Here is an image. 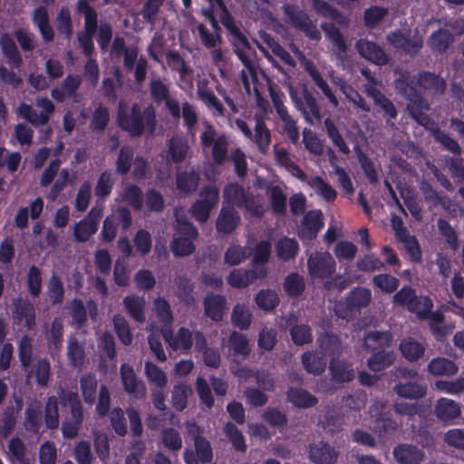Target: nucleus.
<instances>
[{"mask_svg": "<svg viewBox=\"0 0 464 464\" xmlns=\"http://www.w3.org/2000/svg\"><path fill=\"white\" fill-rule=\"evenodd\" d=\"M321 28L333 44V53L336 60L344 67L347 62V45L342 32L334 24L328 23L322 24Z\"/></svg>", "mask_w": 464, "mask_h": 464, "instance_id": "2eb2a0df", "label": "nucleus"}, {"mask_svg": "<svg viewBox=\"0 0 464 464\" xmlns=\"http://www.w3.org/2000/svg\"><path fill=\"white\" fill-rule=\"evenodd\" d=\"M255 119L256 124L254 127V133H252L250 140L256 145L261 153L266 154L269 150L271 143V131L267 128L262 116L256 115Z\"/></svg>", "mask_w": 464, "mask_h": 464, "instance_id": "a878e982", "label": "nucleus"}, {"mask_svg": "<svg viewBox=\"0 0 464 464\" xmlns=\"http://www.w3.org/2000/svg\"><path fill=\"white\" fill-rule=\"evenodd\" d=\"M44 423L47 429L55 430L59 427L58 399L49 396L44 407Z\"/></svg>", "mask_w": 464, "mask_h": 464, "instance_id": "69168bd1", "label": "nucleus"}, {"mask_svg": "<svg viewBox=\"0 0 464 464\" xmlns=\"http://www.w3.org/2000/svg\"><path fill=\"white\" fill-rule=\"evenodd\" d=\"M197 95L214 116L219 117L224 115V106L206 82H199L198 83Z\"/></svg>", "mask_w": 464, "mask_h": 464, "instance_id": "cd10ccee", "label": "nucleus"}, {"mask_svg": "<svg viewBox=\"0 0 464 464\" xmlns=\"http://www.w3.org/2000/svg\"><path fill=\"white\" fill-rule=\"evenodd\" d=\"M16 407L13 405L6 407L2 414L0 425V436L4 439L8 438L14 430L17 423L19 412L22 409L23 401L21 399L16 400Z\"/></svg>", "mask_w": 464, "mask_h": 464, "instance_id": "2f4dec72", "label": "nucleus"}, {"mask_svg": "<svg viewBox=\"0 0 464 464\" xmlns=\"http://www.w3.org/2000/svg\"><path fill=\"white\" fill-rule=\"evenodd\" d=\"M198 426L192 423L188 426V432L194 434L195 450L186 449L184 451V460L186 464H207L212 460L213 451L208 440L197 434Z\"/></svg>", "mask_w": 464, "mask_h": 464, "instance_id": "0eeeda50", "label": "nucleus"}, {"mask_svg": "<svg viewBox=\"0 0 464 464\" xmlns=\"http://www.w3.org/2000/svg\"><path fill=\"white\" fill-rule=\"evenodd\" d=\"M75 9L84 16V33L77 35L79 44L86 56H92L94 51L92 37L98 28V14L87 0H78Z\"/></svg>", "mask_w": 464, "mask_h": 464, "instance_id": "7ed1b4c3", "label": "nucleus"}, {"mask_svg": "<svg viewBox=\"0 0 464 464\" xmlns=\"http://www.w3.org/2000/svg\"><path fill=\"white\" fill-rule=\"evenodd\" d=\"M338 452L328 443L319 442L310 446L309 458L315 464H334Z\"/></svg>", "mask_w": 464, "mask_h": 464, "instance_id": "bb28decb", "label": "nucleus"}, {"mask_svg": "<svg viewBox=\"0 0 464 464\" xmlns=\"http://www.w3.org/2000/svg\"><path fill=\"white\" fill-rule=\"evenodd\" d=\"M266 268L263 266H254L250 270L234 269L227 277L228 284L233 287L243 288L249 285L256 279L266 276Z\"/></svg>", "mask_w": 464, "mask_h": 464, "instance_id": "6ab92c4d", "label": "nucleus"}, {"mask_svg": "<svg viewBox=\"0 0 464 464\" xmlns=\"http://www.w3.org/2000/svg\"><path fill=\"white\" fill-rule=\"evenodd\" d=\"M275 152V160L276 162L285 168L289 173L297 178L298 179L304 181L306 179L305 173L299 168L297 164H295L286 149L283 147H279L278 145L274 146Z\"/></svg>", "mask_w": 464, "mask_h": 464, "instance_id": "f704fd0d", "label": "nucleus"}, {"mask_svg": "<svg viewBox=\"0 0 464 464\" xmlns=\"http://www.w3.org/2000/svg\"><path fill=\"white\" fill-rule=\"evenodd\" d=\"M283 11L284 14L287 16L290 24L297 30H300L309 21H311L309 15L304 10H301L295 5H284Z\"/></svg>", "mask_w": 464, "mask_h": 464, "instance_id": "13d9d810", "label": "nucleus"}, {"mask_svg": "<svg viewBox=\"0 0 464 464\" xmlns=\"http://www.w3.org/2000/svg\"><path fill=\"white\" fill-rule=\"evenodd\" d=\"M324 227L323 213L319 209L306 212L302 219V228L299 237L304 239H314Z\"/></svg>", "mask_w": 464, "mask_h": 464, "instance_id": "412c9836", "label": "nucleus"}, {"mask_svg": "<svg viewBox=\"0 0 464 464\" xmlns=\"http://www.w3.org/2000/svg\"><path fill=\"white\" fill-rule=\"evenodd\" d=\"M218 201L219 189L214 185L204 186L199 192V198L192 204L189 212L198 222L205 223Z\"/></svg>", "mask_w": 464, "mask_h": 464, "instance_id": "423d86ee", "label": "nucleus"}, {"mask_svg": "<svg viewBox=\"0 0 464 464\" xmlns=\"http://www.w3.org/2000/svg\"><path fill=\"white\" fill-rule=\"evenodd\" d=\"M150 92L156 104H161L169 95V86L160 77L152 78L150 82Z\"/></svg>", "mask_w": 464, "mask_h": 464, "instance_id": "338daca9", "label": "nucleus"}, {"mask_svg": "<svg viewBox=\"0 0 464 464\" xmlns=\"http://www.w3.org/2000/svg\"><path fill=\"white\" fill-rule=\"evenodd\" d=\"M326 357L320 352L304 353L302 355V363L307 372L314 375H319L324 372L326 367Z\"/></svg>", "mask_w": 464, "mask_h": 464, "instance_id": "49530a36", "label": "nucleus"}, {"mask_svg": "<svg viewBox=\"0 0 464 464\" xmlns=\"http://www.w3.org/2000/svg\"><path fill=\"white\" fill-rule=\"evenodd\" d=\"M83 420V411H72L70 417L62 422V433L63 438L73 439L78 435L79 429Z\"/></svg>", "mask_w": 464, "mask_h": 464, "instance_id": "6e6d98bb", "label": "nucleus"}, {"mask_svg": "<svg viewBox=\"0 0 464 464\" xmlns=\"http://www.w3.org/2000/svg\"><path fill=\"white\" fill-rule=\"evenodd\" d=\"M247 196L245 188L237 183L227 184L223 190V197L227 207L237 206L242 208V203H245V198Z\"/></svg>", "mask_w": 464, "mask_h": 464, "instance_id": "864d4df0", "label": "nucleus"}, {"mask_svg": "<svg viewBox=\"0 0 464 464\" xmlns=\"http://www.w3.org/2000/svg\"><path fill=\"white\" fill-rule=\"evenodd\" d=\"M200 175L198 172L193 169L181 171L177 174L176 186L181 194L189 195L197 190Z\"/></svg>", "mask_w": 464, "mask_h": 464, "instance_id": "4c0bfd02", "label": "nucleus"}, {"mask_svg": "<svg viewBox=\"0 0 464 464\" xmlns=\"http://www.w3.org/2000/svg\"><path fill=\"white\" fill-rule=\"evenodd\" d=\"M162 335L169 346L174 351L188 352L192 347L193 334L185 327L179 328L175 335L167 331H164Z\"/></svg>", "mask_w": 464, "mask_h": 464, "instance_id": "393cba45", "label": "nucleus"}, {"mask_svg": "<svg viewBox=\"0 0 464 464\" xmlns=\"http://www.w3.org/2000/svg\"><path fill=\"white\" fill-rule=\"evenodd\" d=\"M117 121L121 130L127 131L131 137H140L144 133L152 135L155 132L157 119L152 105L142 109L138 103L130 108L123 101L119 102Z\"/></svg>", "mask_w": 464, "mask_h": 464, "instance_id": "f257e3e1", "label": "nucleus"}, {"mask_svg": "<svg viewBox=\"0 0 464 464\" xmlns=\"http://www.w3.org/2000/svg\"><path fill=\"white\" fill-rule=\"evenodd\" d=\"M35 105L41 108L38 113L31 105L22 103L18 109V114L34 126H44L48 123L50 116L54 111V104L47 97H37Z\"/></svg>", "mask_w": 464, "mask_h": 464, "instance_id": "1a4fd4ad", "label": "nucleus"}, {"mask_svg": "<svg viewBox=\"0 0 464 464\" xmlns=\"http://www.w3.org/2000/svg\"><path fill=\"white\" fill-rule=\"evenodd\" d=\"M67 358L71 367L82 370L84 366L86 355L84 345L74 337H71L67 344Z\"/></svg>", "mask_w": 464, "mask_h": 464, "instance_id": "ea45409f", "label": "nucleus"}, {"mask_svg": "<svg viewBox=\"0 0 464 464\" xmlns=\"http://www.w3.org/2000/svg\"><path fill=\"white\" fill-rule=\"evenodd\" d=\"M329 370L333 379L337 382H348L354 378L352 365L344 361L331 359Z\"/></svg>", "mask_w": 464, "mask_h": 464, "instance_id": "603ef678", "label": "nucleus"}, {"mask_svg": "<svg viewBox=\"0 0 464 464\" xmlns=\"http://www.w3.org/2000/svg\"><path fill=\"white\" fill-rule=\"evenodd\" d=\"M453 42L452 34L446 29L433 32L429 38V45L432 51L444 53Z\"/></svg>", "mask_w": 464, "mask_h": 464, "instance_id": "4d7b16f0", "label": "nucleus"}, {"mask_svg": "<svg viewBox=\"0 0 464 464\" xmlns=\"http://www.w3.org/2000/svg\"><path fill=\"white\" fill-rule=\"evenodd\" d=\"M97 379L93 373H85L80 378V388L86 403L92 405L96 400Z\"/></svg>", "mask_w": 464, "mask_h": 464, "instance_id": "5fc2aeb1", "label": "nucleus"}, {"mask_svg": "<svg viewBox=\"0 0 464 464\" xmlns=\"http://www.w3.org/2000/svg\"><path fill=\"white\" fill-rule=\"evenodd\" d=\"M200 143L203 150L212 148V158L217 165H221L227 158L228 140L226 135H217L215 128L207 124L200 134Z\"/></svg>", "mask_w": 464, "mask_h": 464, "instance_id": "6e6552de", "label": "nucleus"}, {"mask_svg": "<svg viewBox=\"0 0 464 464\" xmlns=\"http://www.w3.org/2000/svg\"><path fill=\"white\" fill-rule=\"evenodd\" d=\"M307 269L313 279L330 278L335 272L336 262L329 252L315 251L307 259Z\"/></svg>", "mask_w": 464, "mask_h": 464, "instance_id": "9d476101", "label": "nucleus"}, {"mask_svg": "<svg viewBox=\"0 0 464 464\" xmlns=\"http://www.w3.org/2000/svg\"><path fill=\"white\" fill-rule=\"evenodd\" d=\"M434 413L443 422H452L461 414L460 407L455 401L448 398H440L437 401Z\"/></svg>", "mask_w": 464, "mask_h": 464, "instance_id": "c85d7f7f", "label": "nucleus"}, {"mask_svg": "<svg viewBox=\"0 0 464 464\" xmlns=\"http://www.w3.org/2000/svg\"><path fill=\"white\" fill-rule=\"evenodd\" d=\"M215 25V30H209L203 24H199L196 26L194 33L197 32L201 44L208 49H211V47H217L221 44V36L217 31L216 22L213 23Z\"/></svg>", "mask_w": 464, "mask_h": 464, "instance_id": "bf43d9fd", "label": "nucleus"}, {"mask_svg": "<svg viewBox=\"0 0 464 464\" xmlns=\"http://www.w3.org/2000/svg\"><path fill=\"white\" fill-rule=\"evenodd\" d=\"M304 70L314 81V84L322 91L324 95L328 99L329 102L334 106L337 107L339 102L333 92L332 89L328 85L327 82L323 78L317 66L312 61H306L304 63Z\"/></svg>", "mask_w": 464, "mask_h": 464, "instance_id": "c756f323", "label": "nucleus"}, {"mask_svg": "<svg viewBox=\"0 0 464 464\" xmlns=\"http://www.w3.org/2000/svg\"><path fill=\"white\" fill-rule=\"evenodd\" d=\"M392 343L393 336L389 331H372L363 338V347L368 352L387 350Z\"/></svg>", "mask_w": 464, "mask_h": 464, "instance_id": "b1692460", "label": "nucleus"}, {"mask_svg": "<svg viewBox=\"0 0 464 464\" xmlns=\"http://www.w3.org/2000/svg\"><path fill=\"white\" fill-rule=\"evenodd\" d=\"M178 236L175 237L170 244V248L175 256H188L195 251L194 241L198 237L197 227L185 219L176 215Z\"/></svg>", "mask_w": 464, "mask_h": 464, "instance_id": "20e7f679", "label": "nucleus"}, {"mask_svg": "<svg viewBox=\"0 0 464 464\" xmlns=\"http://www.w3.org/2000/svg\"><path fill=\"white\" fill-rule=\"evenodd\" d=\"M320 353L325 357L329 356L335 359L342 352V343L340 338L333 334H324L318 338Z\"/></svg>", "mask_w": 464, "mask_h": 464, "instance_id": "de8ad7c7", "label": "nucleus"}, {"mask_svg": "<svg viewBox=\"0 0 464 464\" xmlns=\"http://www.w3.org/2000/svg\"><path fill=\"white\" fill-rule=\"evenodd\" d=\"M287 400L299 409L312 408L318 402L315 396L302 388H289L287 391Z\"/></svg>", "mask_w": 464, "mask_h": 464, "instance_id": "58836bf2", "label": "nucleus"}, {"mask_svg": "<svg viewBox=\"0 0 464 464\" xmlns=\"http://www.w3.org/2000/svg\"><path fill=\"white\" fill-rule=\"evenodd\" d=\"M372 354L367 360V366L372 372H381L391 366L396 358L394 352L382 350L372 352Z\"/></svg>", "mask_w": 464, "mask_h": 464, "instance_id": "c03bdc74", "label": "nucleus"}, {"mask_svg": "<svg viewBox=\"0 0 464 464\" xmlns=\"http://www.w3.org/2000/svg\"><path fill=\"white\" fill-rule=\"evenodd\" d=\"M33 23L38 28L45 43H50L53 40L54 33L50 25L49 14L45 6L41 5L34 9Z\"/></svg>", "mask_w": 464, "mask_h": 464, "instance_id": "72a5a7b5", "label": "nucleus"}, {"mask_svg": "<svg viewBox=\"0 0 464 464\" xmlns=\"http://www.w3.org/2000/svg\"><path fill=\"white\" fill-rule=\"evenodd\" d=\"M386 39L394 48L402 50L411 56L419 53L423 47V38L419 34L418 31L412 34L410 30L406 32L395 30L390 32Z\"/></svg>", "mask_w": 464, "mask_h": 464, "instance_id": "9b49d317", "label": "nucleus"}, {"mask_svg": "<svg viewBox=\"0 0 464 464\" xmlns=\"http://www.w3.org/2000/svg\"><path fill=\"white\" fill-rule=\"evenodd\" d=\"M408 110L411 117L421 126L428 127L431 123L430 118L426 113L430 110L428 102L415 91L406 98Z\"/></svg>", "mask_w": 464, "mask_h": 464, "instance_id": "aec40b11", "label": "nucleus"}, {"mask_svg": "<svg viewBox=\"0 0 464 464\" xmlns=\"http://www.w3.org/2000/svg\"><path fill=\"white\" fill-rule=\"evenodd\" d=\"M270 97L273 106L278 115L279 119L284 123V130L292 142H296L299 139V130L296 126L295 121L289 114L286 106L285 105V95L282 92L271 91Z\"/></svg>", "mask_w": 464, "mask_h": 464, "instance_id": "ddd939ff", "label": "nucleus"}, {"mask_svg": "<svg viewBox=\"0 0 464 464\" xmlns=\"http://www.w3.org/2000/svg\"><path fill=\"white\" fill-rule=\"evenodd\" d=\"M0 48L10 65L14 68L21 66L23 63L22 56L14 41L8 34L5 33L0 35Z\"/></svg>", "mask_w": 464, "mask_h": 464, "instance_id": "c9c22d12", "label": "nucleus"}, {"mask_svg": "<svg viewBox=\"0 0 464 464\" xmlns=\"http://www.w3.org/2000/svg\"><path fill=\"white\" fill-rule=\"evenodd\" d=\"M400 350L403 357L411 362H417L425 353L424 345L411 337L401 341Z\"/></svg>", "mask_w": 464, "mask_h": 464, "instance_id": "8fccbe9b", "label": "nucleus"}, {"mask_svg": "<svg viewBox=\"0 0 464 464\" xmlns=\"http://www.w3.org/2000/svg\"><path fill=\"white\" fill-rule=\"evenodd\" d=\"M299 251V244L295 238L284 237L276 245V252L278 259L282 261L294 260Z\"/></svg>", "mask_w": 464, "mask_h": 464, "instance_id": "a18cd8bd", "label": "nucleus"}, {"mask_svg": "<svg viewBox=\"0 0 464 464\" xmlns=\"http://www.w3.org/2000/svg\"><path fill=\"white\" fill-rule=\"evenodd\" d=\"M239 220L240 217L234 208L223 206L217 218V230L219 233L229 234L237 228Z\"/></svg>", "mask_w": 464, "mask_h": 464, "instance_id": "473e14b6", "label": "nucleus"}, {"mask_svg": "<svg viewBox=\"0 0 464 464\" xmlns=\"http://www.w3.org/2000/svg\"><path fill=\"white\" fill-rule=\"evenodd\" d=\"M42 418L43 412L40 402L34 401L29 404L24 411V429L29 432H38L42 426Z\"/></svg>", "mask_w": 464, "mask_h": 464, "instance_id": "79ce46f5", "label": "nucleus"}, {"mask_svg": "<svg viewBox=\"0 0 464 464\" xmlns=\"http://www.w3.org/2000/svg\"><path fill=\"white\" fill-rule=\"evenodd\" d=\"M14 319L18 324L31 330L35 324V311L33 304L28 300L18 298L14 301Z\"/></svg>", "mask_w": 464, "mask_h": 464, "instance_id": "4be33fe9", "label": "nucleus"}, {"mask_svg": "<svg viewBox=\"0 0 464 464\" xmlns=\"http://www.w3.org/2000/svg\"><path fill=\"white\" fill-rule=\"evenodd\" d=\"M308 185L327 202H333L337 197L336 190L319 176L312 177Z\"/></svg>", "mask_w": 464, "mask_h": 464, "instance_id": "e2e57ef3", "label": "nucleus"}, {"mask_svg": "<svg viewBox=\"0 0 464 464\" xmlns=\"http://www.w3.org/2000/svg\"><path fill=\"white\" fill-rule=\"evenodd\" d=\"M228 347L235 355L246 357L251 349L246 336L241 333L234 331L228 337Z\"/></svg>", "mask_w": 464, "mask_h": 464, "instance_id": "680f3d73", "label": "nucleus"}, {"mask_svg": "<svg viewBox=\"0 0 464 464\" xmlns=\"http://www.w3.org/2000/svg\"><path fill=\"white\" fill-rule=\"evenodd\" d=\"M393 302L401 306H406L409 311L416 313L420 318H424L433 307V302L430 297H418L416 291L411 286H403L399 290L393 295Z\"/></svg>", "mask_w": 464, "mask_h": 464, "instance_id": "39448f33", "label": "nucleus"}, {"mask_svg": "<svg viewBox=\"0 0 464 464\" xmlns=\"http://www.w3.org/2000/svg\"><path fill=\"white\" fill-rule=\"evenodd\" d=\"M188 141L179 136L172 137L168 144V158L174 163H181L188 152Z\"/></svg>", "mask_w": 464, "mask_h": 464, "instance_id": "3c124183", "label": "nucleus"}, {"mask_svg": "<svg viewBox=\"0 0 464 464\" xmlns=\"http://www.w3.org/2000/svg\"><path fill=\"white\" fill-rule=\"evenodd\" d=\"M28 377L34 378L40 388H46L51 379V364L47 358H39L30 365Z\"/></svg>", "mask_w": 464, "mask_h": 464, "instance_id": "7c9ffc66", "label": "nucleus"}, {"mask_svg": "<svg viewBox=\"0 0 464 464\" xmlns=\"http://www.w3.org/2000/svg\"><path fill=\"white\" fill-rule=\"evenodd\" d=\"M102 216V207L92 208L88 215L75 224L73 228L75 240L78 242H86L91 236L94 235L98 230Z\"/></svg>", "mask_w": 464, "mask_h": 464, "instance_id": "4468645a", "label": "nucleus"}, {"mask_svg": "<svg viewBox=\"0 0 464 464\" xmlns=\"http://www.w3.org/2000/svg\"><path fill=\"white\" fill-rule=\"evenodd\" d=\"M124 306L129 314L137 322H143L145 300L143 297L128 295L123 299Z\"/></svg>", "mask_w": 464, "mask_h": 464, "instance_id": "0e129e2a", "label": "nucleus"}, {"mask_svg": "<svg viewBox=\"0 0 464 464\" xmlns=\"http://www.w3.org/2000/svg\"><path fill=\"white\" fill-rule=\"evenodd\" d=\"M283 286L290 297H298L305 289V281L298 273H291L285 277Z\"/></svg>", "mask_w": 464, "mask_h": 464, "instance_id": "052dcab7", "label": "nucleus"}, {"mask_svg": "<svg viewBox=\"0 0 464 464\" xmlns=\"http://www.w3.org/2000/svg\"><path fill=\"white\" fill-rule=\"evenodd\" d=\"M6 454L10 463L27 458V449L24 440L19 437L12 438L8 441Z\"/></svg>", "mask_w": 464, "mask_h": 464, "instance_id": "774afa93", "label": "nucleus"}, {"mask_svg": "<svg viewBox=\"0 0 464 464\" xmlns=\"http://www.w3.org/2000/svg\"><path fill=\"white\" fill-rule=\"evenodd\" d=\"M418 84L423 90L433 94H442L446 90V81L435 73L422 72L419 73Z\"/></svg>", "mask_w": 464, "mask_h": 464, "instance_id": "e433bc0d", "label": "nucleus"}, {"mask_svg": "<svg viewBox=\"0 0 464 464\" xmlns=\"http://www.w3.org/2000/svg\"><path fill=\"white\" fill-rule=\"evenodd\" d=\"M222 24L230 35V42L236 55L244 65L240 72V79L245 91L250 94L251 85L255 84L258 79L256 67L252 59L253 53L250 42L231 17L225 18Z\"/></svg>", "mask_w": 464, "mask_h": 464, "instance_id": "f03ea898", "label": "nucleus"}, {"mask_svg": "<svg viewBox=\"0 0 464 464\" xmlns=\"http://www.w3.org/2000/svg\"><path fill=\"white\" fill-rule=\"evenodd\" d=\"M355 49L362 58L374 64L382 66L389 63L390 58L387 53L374 42L359 39L355 43Z\"/></svg>", "mask_w": 464, "mask_h": 464, "instance_id": "dca6fc26", "label": "nucleus"}, {"mask_svg": "<svg viewBox=\"0 0 464 464\" xmlns=\"http://www.w3.org/2000/svg\"><path fill=\"white\" fill-rule=\"evenodd\" d=\"M121 378L125 392L136 398L143 399L146 395L145 383L139 380L134 372L132 366L122 363L121 366Z\"/></svg>", "mask_w": 464, "mask_h": 464, "instance_id": "a211bd4d", "label": "nucleus"}, {"mask_svg": "<svg viewBox=\"0 0 464 464\" xmlns=\"http://www.w3.org/2000/svg\"><path fill=\"white\" fill-rule=\"evenodd\" d=\"M399 464H420L424 459V451L411 444H400L392 451Z\"/></svg>", "mask_w": 464, "mask_h": 464, "instance_id": "5701e85b", "label": "nucleus"}, {"mask_svg": "<svg viewBox=\"0 0 464 464\" xmlns=\"http://www.w3.org/2000/svg\"><path fill=\"white\" fill-rule=\"evenodd\" d=\"M372 300V293L369 289L364 287H355L352 290L345 299L346 312L343 314L340 313L339 309H336V314L339 317L348 319L352 315L353 311L360 310L361 308L368 306Z\"/></svg>", "mask_w": 464, "mask_h": 464, "instance_id": "f3484780", "label": "nucleus"}, {"mask_svg": "<svg viewBox=\"0 0 464 464\" xmlns=\"http://www.w3.org/2000/svg\"><path fill=\"white\" fill-rule=\"evenodd\" d=\"M205 314L212 320L218 322L222 320L223 312L226 307V298L220 295H208L204 301Z\"/></svg>", "mask_w": 464, "mask_h": 464, "instance_id": "37998d69", "label": "nucleus"}, {"mask_svg": "<svg viewBox=\"0 0 464 464\" xmlns=\"http://www.w3.org/2000/svg\"><path fill=\"white\" fill-rule=\"evenodd\" d=\"M290 98L295 107L303 114L305 121L314 125L321 121V111L314 96L308 91H304L303 96L293 89L290 90Z\"/></svg>", "mask_w": 464, "mask_h": 464, "instance_id": "f8f14e48", "label": "nucleus"}, {"mask_svg": "<svg viewBox=\"0 0 464 464\" xmlns=\"http://www.w3.org/2000/svg\"><path fill=\"white\" fill-rule=\"evenodd\" d=\"M427 370L432 375L452 376L458 372L459 367L450 359L436 357L428 363Z\"/></svg>", "mask_w": 464, "mask_h": 464, "instance_id": "a19ab883", "label": "nucleus"}, {"mask_svg": "<svg viewBox=\"0 0 464 464\" xmlns=\"http://www.w3.org/2000/svg\"><path fill=\"white\" fill-rule=\"evenodd\" d=\"M394 392L402 398L420 399L427 392V387L424 384L416 382H399L393 387Z\"/></svg>", "mask_w": 464, "mask_h": 464, "instance_id": "09e8293b", "label": "nucleus"}]
</instances>
